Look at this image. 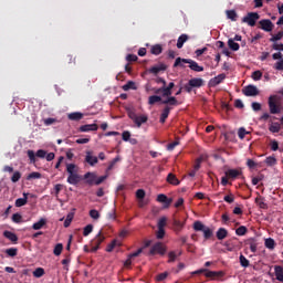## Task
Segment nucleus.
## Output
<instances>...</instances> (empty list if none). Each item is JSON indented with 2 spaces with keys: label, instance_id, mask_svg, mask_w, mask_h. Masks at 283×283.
Masks as SVG:
<instances>
[{
  "label": "nucleus",
  "instance_id": "nucleus-6",
  "mask_svg": "<svg viewBox=\"0 0 283 283\" xmlns=\"http://www.w3.org/2000/svg\"><path fill=\"white\" fill-rule=\"evenodd\" d=\"M105 242V237L103 235V230H101L95 238L91 241L92 248L91 252L96 253L98 249H101V244Z\"/></svg>",
  "mask_w": 283,
  "mask_h": 283
},
{
  "label": "nucleus",
  "instance_id": "nucleus-13",
  "mask_svg": "<svg viewBox=\"0 0 283 283\" xmlns=\"http://www.w3.org/2000/svg\"><path fill=\"white\" fill-rule=\"evenodd\" d=\"M227 178H229V180H235L238 178H240V176H242V170L241 169H228L224 171Z\"/></svg>",
  "mask_w": 283,
  "mask_h": 283
},
{
  "label": "nucleus",
  "instance_id": "nucleus-46",
  "mask_svg": "<svg viewBox=\"0 0 283 283\" xmlns=\"http://www.w3.org/2000/svg\"><path fill=\"white\" fill-rule=\"evenodd\" d=\"M206 228H207V226H205L201 221H195L193 222L195 231H202Z\"/></svg>",
  "mask_w": 283,
  "mask_h": 283
},
{
  "label": "nucleus",
  "instance_id": "nucleus-26",
  "mask_svg": "<svg viewBox=\"0 0 283 283\" xmlns=\"http://www.w3.org/2000/svg\"><path fill=\"white\" fill-rule=\"evenodd\" d=\"M189 41V35L187 34H181L178 40H177V48L178 50H181L182 45Z\"/></svg>",
  "mask_w": 283,
  "mask_h": 283
},
{
  "label": "nucleus",
  "instance_id": "nucleus-48",
  "mask_svg": "<svg viewBox=\"0 0 283 283\" xmlns=\"http://www.w3.org/2000/svg\"><path fill=\"white\" fill-rule=\"evenodd\" d=\"M72 220H74V214L73 213H69L66 216V219L64 220V228L67 229V227H70L72 224Z\"/></svg>",
  "mask_w": 283,
  "mask_h": 283
},
{
  "label": "nucleus",
  "instance_id": "nucleus-24",
  "mask_svg": "<svg viewBox=\"0 0 283 283\" xmlns=\"http://www.w3.org/2000/svg\"><path fill=\"white\" fill-rule=\"evenodd\" d=\"M247 244H249L250 251L252 253H256L258 252V240L256 239H253V238L249 239Z\"/></svg>",
  "mask_w": 283,
  "mask_h": 283
},
{
  "label": "nucleus",
  "instance_id": "nucleus-59",
  "mask_svg": "<svg viewBox=\"0 0 283 283\" xmlns=\"http://www.w3.org/2000/svg\"><path fill=\"white\" fill-rule=\"evenodd\" d=\"M270 147L272 151H277V149H280V144L277 143V140L273 139L270 143Z\"/></svg>",
  "mask_w": 283,
  "mask_h": 283
},
{
  "label": "nucleus",
  "instance_id": "nucleus-33",
  "mask_svg": "<svg viewBox=\"0 0 283 283\" xmlns=\"http://www.w3.org/2000/svg\"><path fill=\"white\" fill-rule=\"evenodd\" d=\"M151 54H155V56H158L159 54H163V45L155 44L150 49Z\"/></svg>",
  "mask_w": 283,
  "mask_h": 283
},
{
  "label": "nucleus",
  "instance_id": "nucleus-36",
  "mask_svg": "<svg viewBox=\"0 0 283 283\" xmlns=\"http://www.w3.org/2000/svg\"><path fill=\"white\" fill-rule=\"evenodd\" d=\"M264 163L268 167H275V165H277V159L274 156H270L265 158Z\"/></svg>",
  "mask_w": 283,
  "mask_h": 283
},
{
  "label": "nucleus",
  "instance_id": "nucleus-12",
  "mask_svg": "<svg viewBox=\"0 0 283 283\" xmlns=\"http://www.w3.org/2000/svg\"><path fill=\"white\" fill-rule=\"evenodd\" d=\"M157 202H161L164 205V209H169L174 199L168 198L165 193H160L157 196Z\"/></svg>",
  "mask_w": 283,
  "mask_h": 283
},
{
  "label": "nucleus",
  "instance_id": "nucleus-28",
  "mask_svg": "<svg viewBox=\"0 0 283 283\" xmlns=\"http://www.w3.org/2000/svg\"><path fill=\"white\" fill-rule=\"evenodd\" d=\"M282 126L277 122L272 123L269 127V132H271L272 134H280Z\"/></svg>",
  "mask_w": 283,
  "mask_h": 283
},
{
  "label": "nucleus",
  "instance_id": "nucleus-62",
  "mask_svg": "<svg viewBox=\"0 0 283 283\" xmlns=\"http://www.w3.org/2000/svg\"><path fill=\"white\" fill-rule=\"evenodd\" d=\"M282 38H283V33H277V34H275V35H273L271 39H270V41H271V43H275L276 41H282Z\"/></svg>",
  "mask_w": 283,
  "mask_h": 283
},
{
  "label": "nucleus",
  "instance_id": "nucleus-5",
  "mask_svg": "<svg viewBox=\"0 0 283 283\" xmlns=\"http://www.w3.org/2000/svg\"><path fill=\"white\" fill-rule=\"evenodd\" d=\"M200 273H206V277H211L212 280H218V277H224V272L222 271H209L207 269H200L192 272V275H200Z\"/></svg>",
  "mask_w": 283,
  "mask_h": 283
},
{
  "label": "nucleus",
  "instance_id": "nucleus-40",
  "mask_svg": "<svg viewBox=\"0 0 283 283\" xmlns=\"http://www.w3.org/2000/svg\"><path fill=\"white\" fill-rule=\"evenodd\" d=\"M203 238L205 240H210V238H213V230H211L209 227H206L203 230Z\"/></svg>",
  "mask_w": 283,
  "mask_h": 283
},
{
  "label": "nucleus",
  "instance_id": "nucleus-34",
  "mask_svg": "<svg viewBox=\"0 0 283 283\" xmlns=\"http://www.w3.org/2000/svg\"><path fill=\"white\" fill-rule=\"evenodd\" d=\"M228 48H230L232 52H238V50H240V44L238 42H234L233 39H229Z\"/></svg>",
  "mask_w": 283,
  "mask_h": 283
},
{
  "label": "nucleus",
  "instance_id": "nucleus-49",
  "mask_svg": "<svg viewBox=\"0 0 283 283\" xmlns=\"http://www.w3.org/2000/svg\"><path fill=\"white\" fill-rule=\"evenodd\" d=\"M94 231V226L92 224H87L84 230H83V235L84 238H87V235H90V233H92Z\"/></svg>",
  "mask_w": 283,
  "mask_h": 283
},
{
  "label": "nucleus",
  "instance_id": "nucleus-61",
  "mask_svg": "<svg viewBox=\"0 0 283 283\" xmlns=\"http://www.w3.org/2000/svg\"><path fill=\"white\" fill-rule=\"evenodd\" d=\"M62 190H63V185L57 184L54 186L55 198H59V195L61 193Z\"/></svg>",
  "mask_w": 283,
  "mask_h": 283
},
{
  "label": "nucleus",
  "instance_id": "nucleus-60",
  "mask_svg": "<svg viewBox=\"0 0 283 283\" xmlns=\"http://www.w3.org/2000/svg\"><path fill=\"white\" fill-rule=\"evenodd\" d=\"M19 180H21V172L14 171L11 177V182H19Z\"/></svg>",
  "mask_w": 283,
  "mask_h": 283
},
{
  "label": "nucleus",
  "instance_id": "nucleus-55",
  "mask_svg": "<svg viewBox=\"0 0 283 283\" xmlns=\"http://www.w3.org/2000/svg\"><path fill=\"white\" fill-rule=\"evenodd\" d=\"M54 255H61L63 253V245L61 243H57L53 250Z\"/></svg>",
  "mask_w": 283,
  "mask_h": 283
},
{
  "label": "nucleus",
  "instance_id": "nucleus-25",
  "mask_svg": "<svg viewBox=\"0 0 283 283\" xmlns=\"http://www.w3.org/2000/svg\"><path fill=\"white\" fill-rule=\"evenodd\" d=\"M45 224H48V220H45V219L42 218V219H40L38 222L33 223L32 229H33L34 231H39V230H41L42 228H44Z\"/></svg>",
  "mask_w": 283,
  "mask_h": 283
},
{
  "label": "nucleus",
  "instance_id": "nucleus-38",
  "mask_svg": "<svg viewBox=\"0 0 283 283\" xmlns=\"http://www.w3.org/2000/svg\"><path fill=\"white\" fill-rule=\"evenodd\" d=\"M83 118V113L74 112L69 114V120H81Z\"/></svg>",
  "mask_w": 283,
  "mask_h": 283
},
{
  "label": "nucleus",
  "instance_id": "nucleus-19",
  "mask_svg": "<svg viewBox=\"0 0 283 283\" xmlns=\"http://www.w3.org/2000/svg\"><path fill=\"white\" fill-rule=\"evenodd\" d=\"M275 277L279 282H283V266L274 265Z\"/></svg>",
  "mask_w": 283,
  "mask_h": 283
},
{
  "label": "nucleus",
  "instance_id": "nucleus-35",
  "mask_svg": "<svg viewBox=\"0 0 283 283\" xmlns=\"http://www.w3.org/2000/svg\"><path fill=\"white\" fill-rule=\"evenodd\" d=\"M239 262H240V265L243 266V269H249L250 262H249L248 258L244 256L243 254H240Z\"/></svg>",
  "mask_w": 283,
  "mask_h": 283
},
{
  "label": "nucleus",
  "instance_id": "nucleus-20",
  "mask_svg": "<svg viewBox=\"0 0 283 283\" xmlns=\"http://www.w3.org/2000/svg\"><path fill=\"white\" fill-rule=\"evenodd\" d=\"M163 105H171L177 106L179 105L178 99L175 96H167L166 99L161 101Z\"/></svg>",
  "mask_w": 283,
  "mask_h": 283
},
{
  "label": "nucleus",
  "instance_id": "nucleus-57",
  "mask_svg": "<svg viewBox=\"0 0 283 283\" xmlns=\"http://www.w3.org/2000/svg\"><path fill=\"white\" fill-rule=\"evenodd\" d=\"M90 216L93 220H98V218H101V213L96 209H92L90 211Z\"/></svg>",
  "mask_w": 283,
  "mask_h": 283
},
{
  "label": "nucleus",
  "instance_id": "nucleus-21",
  "mask_svg": "<svg viewBox=\"0 0 283 283\" xmlns=\"http://www.w3.org/2000/svg\"><path fill=\"white\" fill-rule=\"evenodd\" d=\"M28 196H30V193L23 192V198L15 200V207H25V205H28Z\"/></svg>",
  "mask_w": 283,
  "mask_h": 283
},
{
  "label": "nucleus",
  "instance_id": "nucleus-53",
  "mask_svg": "<svg viewBox=\"0 0 283 283\" xmlns=\"http://www.w3.org/2000/svg\"><path fill=\"white\" fill-rule=\"evenodd\" d=\"M118 244L117 240H113L106 248L107 253H112V251H114V249L116 248V245Z\"/></svg>",
  "mask_w": 283,
  "mask_h": 283
},
{
  "label": "nucleus",
  "instance_id": "nucleus-14",
  "mask_svg": "<svg viewBox=\"0 0 283 283\" xmlns=\"http://www.w3.org/2000/svg\"><path fill=\"white\" fill-rule=\"evenodd\" d=\"M224 78H227V74L221 73L219 75H217L216 77L211 78L209 82L210 87H217V85H220V83H222V81H224Z\"/></svg>",
  "mask_w": 283,
  "mask_h": 283
},
{
  "label": "nucleus",
  "instance_id": "nucleus-45",
  "mask_svg": "<svg viewBox=\"0 0 283 283\" xmlns=\"http://www.w3.org/2000/svg\"><path fill=\"white\" fill-rule=\"evenodd\" d=\"M45 275V270L43 268H38L33 271V277H43Z\"/></svg>",
  "mask_w": 283,
  "mask_h": 283
},
{
  "label": "nucleus",
  "instance_id": "nucleus-37",
  "mask_svg": "<svg viewBox=\"0 0 283 283\" xmlns=\"http://www.w3.org/2000/svg\"><path fill=\"white\" fill-rule=\"evenodd\" d=\"M124 92H129V90H136V83L134 81H128L125 85L122 86Z\"/></svg>",
  "mask_w": 283,
  "mask_h": 283
},
{
  "label": "nucleus",
  "instance_id": "nucleus-4",
  "mask_svg": "<svg viewBox=\"0 0 283 283\" xmlns=\"http://www.w3.org/2000/svg\"><path fill=\"white\" fill-rule=\"evenodd\" d=\"M260 21V13L248 12L245 17L242 18V23H247L250 28H255V24Z\"/></svg>",
  "mask_w": 283,
  "mask_h": 283
},
{
  "label": "nucleus",
  "instance_id": "nucleus-15",
  "mask_svg": "<svg viewBox=\"0 0 283 283\" xmlns=\"http://www.w3.org/2000/svg\"><path fill=\"white\" fill-rule=\"evenodd\" d=\"M188 83H190V87H202L205 85V80L200 78V77H193L191 80L188 81Z\"/></svg>",
  "mask_w": 283,
  "mask_h": 283
},
{
  "label": "nucleus",
  "instance_id": "nucleus-16",
  "mask_svg": "<svg viewBox=\"0 0 283 283\" xmlns=\"http://www.w3.org/2000/svg\"><path fill=\"white\" fill-rule=\"evenodd\" d=\"M80 132H98V125L97 124H86V125H82L80 127Z\"/></svg>",
  "mask_w": 283,
  "mask_h": 283
},
{
  "label": "nucleus",
  "instance_id": "nucleus-29",
  "mask_svg": "<svg viewBox=\"0 0 283 283\" xmlns=\"http://www.w3.org/2000/svg\"><path fill=\"white\" fill-rule=\"evenodd\" d=\"M66 171L70 176L78 174V166H76V164H66Z\"/></svg>",
  "mask_w": 283,
  "mask_h": 283
},
{
  "label": "nucleus",
  "instance_id": "nucleus-17",
  "mask_svg": "<svg viewBox=\"0 0 283 283\" xmlns=\"http://www.w3.org/2000/svg\"><path fill=\"white\" fill-rule=\"evenodd\" d=\"M171 112V107L165 106L160 114L159 123L165 124L167 118H169V113Z\"/></svg>",
  "mask_w": 283,
  "mask_h": 283
},
{
  "label": "nucleus",
  "instance_id": "nucleus-22",
  "mask_svg": "<svg viewBox=\"0 0 283 283\" xmlns=\"http://www.w3.org/2000/svg\"><path fill=\"white\" fill-rule=\"evenodd\" d=\"M84 180H86L87 185H95L96 175L94 172H86L84 175Z\"/></svg>",
  "mask_w": 283,
  "mask_h": 283
},
{
  "label": "nucleus",
  "instance_id": "nucleus-42",
  "mask_svg": "<svg viewBox=\"0 0 283 283\" xmlns=\"http://www.w3.org/2000/svg\"><path fill=\"white\" fill-rule=\"evenodd\" d=\"M226 14L231 21H238V13L235 12V10H227Z\"/></svg>",
  "mask_w": 283,
  "mask_h": 283
},
{
  "label": "nucleus",
  "instance_id": "nucleus-39",
  "mask_svg": "<svg viewBox=\"0 0 283 283\" xmlns=\"http://www.w3.org/2000/svg\"><path fill=\"white\" fill-rule=\"evenodd\" d=\"M163 101V97L158 95H153L148 97V105H156V103H160Z\"/></svg>",
  "mask_w": 283,
  "mask_h": 283
},
{
  "label": "nucleus",
  "instance_id": "nucleus-30",
  "mask_svg": "<svg viewBox=\"0 0 283 283\" xmlns=\"http://www.w3.org/2000/svg\"><path fill=\"white\" fill-rule=\"evenodd\" d=\"M167 182H169V185H175L176 187L178 186V185H180V180H178L177 179V177H176V175H174V174H168V176H167Z\"/></svg>",
  "mask_w": 283,
  "mask_h": 283
},
{
  "label": "nucleus",
  "instance_id": "nucleus-3",
  "mask_svg": "<svg viewBox=\"0 0 283 283\" xmlns=\"http://www.w3.org/2000/svg\"><path fill=\"white\" fill-rule=\"evenodd\" d=\"M128 117L130 118V120H133V123H135L136 127L138 128L143 127V125H145V123L149 120V117L147 115H138L134 111L128 112Z\"/></svg>",
  "mask_w": 283,
  "mask_h": 283
},
{
  "label": "nucleus",
  "instance_id": "nucleus-58",
  "mask_svg": "<svg viewBox=\"0 0 283 283\" xmlns=\"http://www.w3.org/2000/svg\"><path fill=\"white\" fill-rule=\"evenodd\" d=\"M21 220H23V217L20 213H14L12 216V222H15V224H21Z\"/></svg>",
  "mask_w": 283,
  "mask_h": 283
},
{
  "label": "nucleus",
  "instance_id": "nucleus-63",
  "mask_svg": "<svg viewBox=\"0 0 283 283\" xmlns=\"http://www.w3.org/2000/svg\"><path fill=\"white\" fill-rule=\"evenodd\" d=\"M252 78H253V81H260V78H262V72L261 71H254L252 73Z\"/></svg>",
  "mask_w": 283,
  "mask_h": 283
},
{
  "label": "nucleus",
  "instance_id": "nucleus-27",
  "mask_svg": "<svg viewBox=\"0 0 283 283\" xmlns=\"http://www.w3.org/2000/svg\"><path fill=\"white\" fill-rule=\"evenodd\" d=\"M3 235H4V238H7V240H10V242H18L19 241V237H17L15 233L10 232L8 230H6L3 232Z\"/></svg>",
  "mask_w": 283,
  "mask_h": 283
},
{
  "label": "nucleus",
  "instance_id": "nucleus-9",
  "mask_svg": "<svg viewBox=\"0 0 283 283\" xmlns=\"http://www.w3.org/2000/svg\"><path fill=\"white\" fill-rule=\"evenodd\" d=\"M242 92L244 96H260V90L253 84L245 86Z\"/></svg>",
  "mask_w": 283,
  "mask_h": 283
},
{
  "label": "nucleus",
  "instance_id": "nucleus-18",
  "mask_svg": "<svg viewBox=\"0 0 283 283\" xmlns=\"http://www.w3.org/2000/svg\"><path fill=\"white\" fill-rule=\"evenodd\" d=\"M165 70H167V65L165 64H159V65H156V66H153L148 70V72L150 74H158L159 72H165Z\"/></svg>",
  "mask_w": 283,
  "mask_h": 283
},
{
  "label": "nucleus",
  "instance_id": "nucleus-41",
  "mask_svg": "<svg viewBox=\"0 0 283 283\" xmlns=\"http://www.w3.org/2000/svg\"><path fill=\"white\" fill-rule=\"evenodd\" d=\"M255 205H258V207H260V209H269V205H266V202H264V198H262V197L255 199Z\"/></svg>",
  "mask_w": 283,
  "mask_h": 283
},
{
  "label": "nucleus",
  "instance_id": "nucleus-10",
  "mask_svg": "<svg viewBox=\"0 0 283 283\" xmlns=\"http://www.w3.org/2000/svg\"><path fill=\"white\" fill-rule=\"evenodd\" d=\"M259 25L261 30H264V32H273V28H275L273 22L269 19L260 20Z\"/></svg>",
  "mask_w": 283,
  "mask_h": 283
},
{
  "label": "nucleus",
  "instance_id": "nucleus-47",
  "mask_svg": "<svg viewBox=\"0 0 283 283\" xmlns=\"http://www.w3.org/2000/svg\"><path fill=\"white\" fill-rule=\"evenodd\" d=\"M7 255L9 258H15L17 253H19V250L17 248H9L6 250Z\"/></svg>",
  "mask_w": 283,
  "mask_h": 283
},
{
  "label": "nucleus",
  "instance_id": "nucleus-31",
  "mask_svg": "<svg viewBox=\"0 0 283 283\" xmlns=\"http://www.w3.org/2000/svg\"><path fill=\"white\" fill-rule=\"evenodd\" d=\"M229 235V231L224 228H219L217 231V239L224 240Z\"/></svg>",
  "mask_w": 283,
  "mask_h": 283
},
{
  "label": "nucleus",
  "instance_id": "nucleus-1",
  "mask_svg": "<svg viewBox=\"0 0 283 283\" xmlns=\"http://www.w3.org/2000/svg\"><path fill=\"white\" fill-rule=\"evenodd\" d=\"M182 63H188L190 70H192V72H205V67L203 66H199L198 62L191 60V59H182V57H177L175 63H174V67H185V65Z\"/></svg>",
  "mask_w": 283,
  "mask_h": 283
},
{
  "label": "nucleus",
  "instance_id": "nucleus-32",
  "mask_svg": "<svg viewBox=\"0 0 283 283\" xmlns=\"http://www.w3.org/2000/svg\"><path fill=\"white\" fill-rule=\"evenodd\" d=\"M265 249H270V251H273L275 249V240L273 238L265 239L264 242Z\"/></svg>",
  "mask_w": 283,
  "mask_h": 283
},
{
  "label": "nucleus",
  "instance_id": "nucleus-50",
  "mask_svg": "<svg viewBox=\"0 0 283 283\" xmlns=\"http://www.w3.org/2000/svg\"><path fill=\"white\" fill-rule=\"evenodd\" d=\"M43 123L46 127H50V125H54V123H59V119L49 117L43 119Z\"/></svg>",
  "mask_w": 283,
  "mask_h": 283
},
{
  "label": "nucleus",
  "instance_id": "nucleus-51",
  "mask_svg": "<svg viewBox=\"0 0 283 283\" xmlns=\"http://www.w3.org/2000/svg\"><path fill=\"white\" fill-rule=\"evenodd\" d=\"M249 230L247 229V227H244V226H240L237 230H235V233L238 234V235H247V232H248Z\"/></svg>",
  "mask_w": 283,
  "mask_h": 283
},
{
  "label": "nucleus",
  "instance_id": "nucleus-11",
  "mask_svg": "<svg viewBox=\"0 0 283 283\" xmlns=\"http://www.w3.org/2000/svg\"><path fill=\"white\" fill-rule=\"evenodd\" d=\"M84 160L91 167H95L96 165H98V157L94 156V153L92 150H87L86 151Z\"/></svg>",
  "mask_w": 283,
  "mask_h": 283
},
{
  "label": "nucleus",
  "instance_id": "nucleus-52",
  "mask_svg": "<svg viewBox=\"0 0 283 283\" xmlns=\"http://www.w3.org/2000/svg\"><path fill=\"white\" fill-rule=\"evenodd\" d=\"M158 229H165L167 227V218L161 217L157 223Z\"/></svg>",
  "mask_w": 283,
  "mask_h": 283
},
{
  "label": "nucleus",
  "instance_id": "nucleus-8",
  "mask_svg": "<svg viewBox=\"0 0 283 283\" xmlns=\"http://www.w3.org/2000/svg\"><path fill=\"white\" fill-rule=\"evenodd\" d=\"M167 253V248L160 242L155 243L149 251V255H165Z\"/></svg>",
  "mask_w": 283,
  "mask_h": 283
},
{
  "label": "nucleus",
  "instance_id": "nucleus-23",
  "mask_svg": "<svg viewBox=\"0 0 283 283\" xmlns=\"http://www.w3.org/2000/svg\"><path fill=\"white\" fill-rule=\"evenodd\" d=\"M67 182H69V185H78V182H81V176H78V172L69 176Z\"/></svg>",
  "mask_w": 283,
  "mask_h": 283
},
{
  "label": "nucleus",
  "instance_id": "nucleus-44",
  "mask_svg": "<svg viewBox=\"0 0 283 283\" xmlns=\"http://www.w3.org/2000/svg\"><path fill=\"white\" fill-rule=\"evenodd\" d=\"M172 224H174L175 229H177V231H181L185 227V222H182L178 219H174Z\"/></svg>",
  "mask_w": 283,
  "mask_h": 283
},
{
  "label": "nucleus",
  "instance_id": "nucleus-64",
  "mask_svg": "<svg viewBox=\"0 0 283 283\" xmlns=\"http://www.w3.org/2000/svg\"><path fill=\"white\" fill-rule=\"evenodd\" d=\"M274 67L279 72H282L283 71V59L281 61L276 62Z\"/></svg>",
  "mask_w": 283,
  "mask_h": 283
},
{
  "label": "nucleus",
  "instance_id": "nucleus-43",
  "mask_svg": "<svg viewBox=\"0 0 283 283\" xmlns=\"http://www.w3.org/2000/svg\"><path fill=\"white\" fill-rule=\"evenodd\" d=\"M42 178L41 172L33 171L27 176V180H39Z\"/></svg>",
  "mask_w": 283,
  "mask_h": 283
},
{
  "label": "nucleus",
  "instance_id": "nucleus-2",
  "mask_svg": "<svg viewBox=\"0 0 283 283\" xmlns=\"http://www.w3.org/2000/svg\"><path fill=\"white\" fill-rule=\"evenodd\" d=\"M270 114H282V104L277 102V96L271 95L268 101Z\"/></svg>",
  "mask_w": 283,
  "mask_h": 283
},
{
  "label": "nucleus",
  "instance_id": "nucleus-56",
  "mask_svg": "<svg viewBox=\"0 0 283 283\" xmlns=\"http://www.w3.org/2000/svg\"><path fill=\"white\" fill-rule=\"evenodd\" d=\"M172 92L167 87V85L161 86V96H171Z\"/></svg>",
  "mask_w": 283,
  "mask_h": 283
},
{
  "label": "nucleus",
  "instance_id": "nucleus-7",
  "mask_svg": "<svg viewBox=\"0 0 283 283\" xmlns=\"http://www.w3.org/2000/svg\"><path fill=\"white\" fill-rule=\"evenodd\" d=\"M27 155L30 160V164L35 165L36 158H45V156H48V151L43 149H39L36 153H34V150H28Z\"/></svg>",
  "mask_w": 283,
  "mask_h": 283
},
{
  "label": "nucleus",
  "instance_id": "nucleus-54",
  "mask_svg": "<svg viewBox=\"0 0 283 283\" xmlns=\"http://www.w3.org/2000/svg\"><path fill=\"white\" fill-rule=\"evenodd\" d=\"M247 134H249V132L244 127L239 128L238 136L241 140H244V136H247Z\"/></svg>",
  "mask_w": 283,
  "mask_h": 283
}]
</instances>
